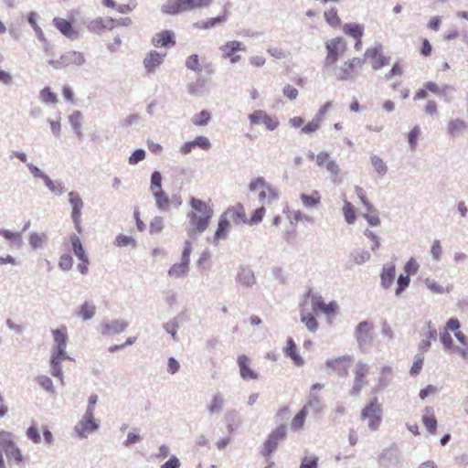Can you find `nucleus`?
I'll return each instance as SVG.
<instances>
[{
    "mask_svg": "<svg viewBox=\"0 0 468 468\" xmlns=\"http://www.w3.org/2000/svg\"><path fill=\"white\" fill-rule=\"evenodd\" d=\"M461 323L457 318H450L441 333L440 339L443 347L452 355L468 359V337L460 330Z\"/></svg>",
    "mask_w": 468,
    "mask_h": 468,
    "instance_id": "nucleus-1",
    "label": "nucleus"
},
{
    "mask_svg": "<svg viewBox=\"0 0 468 468\" xmlns=\"http://www.w3.org/2000/svg\"><path fill=\"white\" fill-rule=\"evenodd\" d=\"M189 206L187 234L195 237L207 230L214 216V209L210 202H205L197 197L190 198Z\"/></svg>",
    "mask_w": 468,
    "mask_h": 468,
    "instance_id": "nucleus-2",
    "label": "nucleus"
},
{
    "mask_svg": "<svg viewBox=\"0 0 468 468\" xmlns=\"http://www.w3.org/2000/svg\"><path fill=\"white\" fill-rule=\"evenodd\" d=\"M230 221L234 224H247L245 207L242 204L237 203L228 207L219 217L217 229L213 237V243L218 244L219 240L225 239L230 229Z\"/></svg>",
    "mask_w": 468,
    "mask_h": 468,
    "instance_id": "nucleus-3",
    "label": "nucleus"
},
{
    "mask_svg": "<svg viewBox=\"0 0 468 468\" xmlns=\"http://www.w3.org/2000/svg\"><path fill=\"white\" fill-rule=\"evenodd\" d=\"M54 347L51 354L50 366L54 377L62 380V369L60 364L63 360L69 359L66 353L68 342V331L66 326H61L52 331Z\"/></svg>",
    "mask_w": 468,
    "mask_h": 468,
    "instance_id": "nucleus-4",
    "label": "nucleus"
},
{
    "mask_svg": "<svg viewBox=\"0 0 468 468\" xmlns=\"http://www.w3.org/2000/svg\"><path fill=\"white\" fill-rule=\"evenodd\" d=\"M213 0H167L162 5V12L167 15H177L196 9H204L211 5Z\"/></svg>",
    "mask_w": 468,
    "mask_h": 468,
    "instance_id": "nucleus-5",
    "label": "nucleus"
},
{
    "mask_svg": "<svg viewBox=\"0 0 468 468\" xmlns=\"http://www.w3.org/2000/svg\"><path fill=\"white\" fill-rule=\"evenodd\" d=\"M326 56L324 58V66H334L340 57H342L346 49L347 43L342 37H336L325 43Z\"/></svg>",
    "mask_w": 468,
    "mask_h": 468,
    "instance_id": "nucleus-6",
    "label": "nucleus"
},
{
    "mask_svg": "<svg viewBox=\"0 0 468 468\" xmlns=\"http://www.w3.org/2000/svg\"><path fill=\"white\" fill-rule=\"evenodd\" d=\"M364 66V59L352 58L344 61L334 69V75L337 80H348L353 79Z\"/></svg>",
    "mask_w": 468,
    "mask_h": 468,
    "instance_id": "nucleus-7",
    "label": "nucleus"
},
{
    "mask_svg": "<svg viewBox=\"0 0 468 468\" xmlns=\"http://www.w3.org/2000/svg\"><path fill=\"white\" fill-rule=\"evenodd\" d=\"M382 406L377 398L370 399L361 411V419L367 420L370 430L376 431L381 423Z\"/></svg>",
    "mask_w": 468,
    "mask_h": 468,
    "instance_id": "nucleus-8",
    "label": "nucleus"
},
{
    "mask_svg": "<svg viewBox=\"0 0 468 468\" xmlns=\"http://www.w3.org/2000/svg\"><path fill=\"white\" fill-rule=\"evenodd\" d=\"M250 190L259 192V199L262 203H271L278 198L277 190L268 184L263 177H257L250 183Z\"/></svg>",
    "mask_w": 468,
    "mask_h": 468,
    "instance_id": "nucleus-9",
    "label": "nucleus"
},
{
    "mask_svg": "<svg viewBox=\"0 0 468 468\" xmlns=\"http://www.w3.org/2000/svg\"><path fill=\"white\" fill-rule=\"evenodd\" d=\"M250 126L262 124L266 130L274 131L280 125V121L275 115L269 114L263 110H255L248 116Z\"/></svg>",
    "mask_w": 468,
    "mask_h": 468,
    "instance_id": "nucleus-10",
    "label": "nucleus"
},
{
    "mask_svg": "<svg viewBox=\"0 0 468 468\" xmlns=\"http://www.w3.org/2000/svg\"><path fill=\"white\" fill-rule=\"evenodd\" d=\"M365 58L369 61L374 70H378L390 62V58L384 56L381 45L368 48L365 52Z\"/></svg>",
    "mask_w": 468,
    "mask_h": 468,
    "instance_id": "nucleus-11",
    "label": "nucleus"
},
{
    "mask_svg": "<svg viewBox=\"0 0 468 468\" xmlns=\"http://www.w3.org/2000/svg\"><path fill=\"white\" fill-rule=\"evenodd\" d=\"M311 308L315 314H324L326 316L335 315L338 312V304L335 301L326 303L320 295L311 297Z\"/></svg>",
    "mask_w": 468,
    "mask_h": 468,
    "instance_id": "nucleus-12",
    "label": "nucleus"
},
{
    "mask_svg": "<svg viewBox=\"0 0 468 468\" xmlns=\"http://www.w3.org/2000/svg\"><path fill=\"white\" fill-rule=\"evenodd\" d=\"M369 374V367L363 363H356L354 369V384L350 390L351 395L357 396L367 384L366 378Z\"/></svg>",
    "mask_w": 468,
    "mask_h": 468,
    "instance_id": "nucleus-13",
    "label": "nucleus"
},
{
    "mask_svg": "<svg viewBox=\"0 0 468 468\" xmlns=\"http://www.w3.org/2000/svg\"><path fill=\"white\" fill-rule=\"evenodd\" d=\"M285 427L280 426L276 428L267 438L263 443L261 453L264 457L269 458L276 450L279 441L285 437Z\"/></svg>",
    "mask_w": 468,
    "mask_h": 468,
    "instance_id": "nucleus-14",
    "label": "nucleus"
},
{
    "mask_svg": "<svg viewBox=\"0 0 468 468\" xmlns=\"http://www.w3.org/2000/svg\"><path fill=\"white\" fill-rule=\"evenodd\" d=\"M352 362L350 356H343L333 359H328L325 362L327 369L336 373L340 377H346L348 369Z\"/></svg>",
    "mask_w": 468,
    "mask_h": 468,
    "instance_id": "nucleus-15",
    "label": "nucleus"
},
{
    "mask_svg": "<svg viewBox=\"0 0 468 468\" xmlns=\"http://www.w3.org/2000/svg\"><path fill=\"white\" fill-rule=\"evenodd\" d=\"M117 19L112 17H97L88 24V29L94 34H101L106 30H112L119 27Z\"/></svg>",
    "mask_w": 468,
    "mask_h": 468,
    "instance_id": "nucleus-16",
    "label": "nucleus"
},
{
    "mask_svg": "<svg viewBox=\"0 0 468 468\" xmlns=\"http://www.w3.org/2000/svg\"><path fill=\"white\" fill-rule=\"evenodd\" d=\"M69 201L72 207L71 218L74 222L75 228L79 233L81 229V209L83 207V201L77 192H70L69 194Z\"/></svg>",
    "mask_w": 468,
    "mask_h": 468,
    "instance_id": "nucleus-17",
    "label": "nucleus"
},
{
    "mask_svg": "<svg viewBox=\"0 0 468 468\" xmlns=\"http://www.w3.org/2000/svg\"><path fill=\"white\" fill-rule=\"evenodd\" d=\"M220 50L222 51V55L225 58H229L231 63H237L240 59L239 55H236L237 51H245L246 47L243 43L232 40L228 41L225 45L220 47Z\"/></svg>",
    "mask_w": 468,
    "mask_h": 468,
    "instance_id": "nucleus-18",
    "label": "nucleus"
},
{
    "mask_svg": "<svg viewBox=\"0 0 468 468\" xmlns=\"http://www.w3.org/2000/svg\"><path fill=\"white\" fill-rule=\"evenodd\" d=\"M311 158L315 160V163L318 166H324L326 170L334 176H337L339 174V166L335 161L330 158V154L327 152H320L316 155L312 154L310 155Z\"/></svg>",
    "mask_w": 468,
    "mask_h": 468,
    "instance_id": "nucleus-19",
    "label": "nucleus"
},
{
    "mask_svg": "<svg viewBox=\"0 0 468 468\" xmlns=\"http://www.w3.org/2000/svg\"><path fill=\"white\" fill-rule=\"evenodd\" d=\"M99 425L94 420V414L90 417L88 416V412H85L82 420L76 425L75 431L80 437H86L89 433L96 431Z\"/></svg>",
    "mask_w": 468,
    "mask_h": 468,
    "instance_id": "nucleus-20",
    "label": "nucleus"
},
{
    "mask_svg": "<svg viewBox=\"0 0 468 468\" xmlns=\"http://www.w3.org/2000/svg\"><path fill=\"white\" fill-rule=\"evenodd\" d=\"M152 45L156 48H171L176 45L175 34L171 30H163L156 33L152 40Z\"/></svg>",
    "mask_w": 468,
    "mask_h": 468,
    "instance_id": "nucleus-21",
    "label": "nucleus"
},
{
    "mask_svg": "<svg viewBox=\"0 0 468 468\" xmlns=\"http://www.w3.org/2000/svg\"><path fill=\"white\" fill-rule=\"evenodd\" d=\"M238 365L239 368L240 377L245 380L258 379V373L251 368L250 358L246 355L238 356Z\"/></svg>",
    "mask_w": 468,
    "mask_h": 468,
    "instance_id": "nucleus-22",
    "label": "nucleus"
},
{
    "mask_svg": "<svg viewBox=\"0 0 468 468\" xmlns=\"http://www.w3.org/2000/svg\"><path fill=\"white\" fill-rule=\"evenodd\" d=\"M84 61H85V59H84V56L82 53L78 52V51H69L61 56L59 61H57V62L50 61V63L54 67L58 68V64L65 66V67L72 66V65L80 66V65L83 64Z\"/></svg>",
    "mask_w": 468,
    "mask_h": 468,
    "instance_id": "nucleus-23",
    "label": "nucleus"
},
{
    "mask_svg": "<svg viewBox=\"0 0 468 468\" xmlns=\"http://www.w3.org/2000/svg\"><path fill=\"white\" fill-rule=\"evenodd\" d=\"M53 25L61 34L68 37H76L78 36V32L73 28L72 24L64 18L55 17Z\"/></svg>",
    "mask_w": 468,
    "mask_h": 468,
    "instance_id": "nucleus-24",
    "label": "nucleus"
},
{
    "mask_svg": "<svg viewBox=\"0 0 468 468\" xmlns=\"http://www.w3.org/2000/svg\"><path fill=\"white\" fill-rule=\"evenodd\" d=\"M283 352L286 356L292 360L295 366L301 367L304 364V360L297 352V346L292 338L287 339Z\"/></svg>",
    "mask_w": 468,
    "mask_h": 468,
    "instance_id": "nucleus-25",
    "label": "nucleus"
},
{
    "mask_svg": "<svg viewBox=\"0 0 468 468\" xmlns=\"http://www.w3.org/2000/svg\"><path fill=\"white\" fill-rule=\"evenodd\" d=\"M165 54L153 50L150 51L144 59V66L148 72H154L155 69L163 62Z\"/></svg>",
    "mask_w": 468,
    "mask_h": 468,
    "instance_id": "nucleus-26",
    "label": "nucleus"
},
{
    "mask_svg": "<svg viewBox=\"0 0 468 468\" xmlns=\"http://www.w3.org/2000/svg\"><path fill=\"white\" fill-rule=\"evenodd\" d=\"M466 128V122L463 119L456 118L448 122L446 131L451 137H457L462 134Z\"/></svg>",
    "mask_w": 468,
    "mask_h": 468,
    "instance_id": "nucleus-27",
    "label": "nucleus"
},
{
    "mask_svg": "<svg viewBox=\"0 0 468 468\" xmlns=\"http://www.w3.org/2000/svg\"><path fill=\"white\" fill-rule=\"evenodd\" d=\"M229 12L225 9L224 13L217 17H211L205 21H200L195 24L198 29L207 30L216 27L218 24L225 23L228 20Z\"/></svg>",
    "mask_w": 468,
    "mask_h": 468,
    "instance_id": "nucleus-28",
    "label": "nucleus"
},
{
    "mask_svg": "<svg viewBox=\"0 0 468 468\" xmlns=\"http://www.w3.org/2000/svg\"><path fill=\"white\" fill-rule=\"evenodd\" d=\"M422 423L431 434H435L437 431V420L435 418L432 408H425L424 414L421 418Z\"/></svg>",
    "mask_w": 468,
    "mask_h": 468,
    "instance_id": "nucleus-29",
    "label": "nucleus"
},
{
    "mask_svg": "<svg viewBox=\"0 0 468 468\" xmlns=\"http://www.w3.org/2000/svg\"><path fill=\"white\" fill-rule=\"evenodd\" d=\"M371 325L367 322H361L356 329V337L360 345L367 344L370 339Z\"/></svg>",
    "mask_w": 468,
    "mask_h": 468,
    "instance_id": "nucleus-30",
    "label": "nucleus"
},
{
    "mask_svg": "<svg viewBox=\"0 0 468 468\" xmlns=\"http://www.w3.org/2000/svg\"><path fill=\"white\" fill-rule=\"evenodd\" d=\"M16 446L14 434L10 431H0V450L6 454Z\"/></svg>",
    "mask_w": 468,
    "mask_h": 468,
    "instance_id": "nucleus-31",
    "label": "nucleus"
},
{
    "mask_svg": "<svg viewBox=\"0 0 468 468\" xmlns=\"http://www.w3.org/2000/svg\"><path fill=\"white\" fill-rule=\"evenodd\" d=\"M301 321L307 327L310 332H315L318 329L319 324L314 314L302 309Z\"/></svg>",
    "mask_w": 468,
    "mask_h": 468,
    "instance_id": "nucleus-32",
    "label": "nucleus"
},
{
    "mask_svg": "<svg viewBox=\"0 0 468 468\" xmlns=\"http://www.w3.org/2000/svg\"><path fill=\"white\" fill-rule=\"evenodd\" d=\"M343 32L353 37L356 38H362L364 35V26L356 24V23H346L342 27Z\"/></svg>",
    "mask_w": 468,
    "mask_h": 468,
    "instance_id": "nucleus-33",
    "label": "nucleus"
},
{
    "mask_svg": "<svg viewBox=\"0 0 468 468\" xmlns=\"http://www.w3.org/2000/svg\"><path fill=\"white\" fill-rule=\"evenodd\" d=\"M395 278V266L393 264L385 266L381 273V283L385 288H388Z\"/></svg>",
    "mask_w": 468,
    "mask_h": 468,
    "instance_id": "nucleus-34",
    "label": "nucleus"
},
{
    "mask_svg": "<svg viewBox=\"0 0 468 468\" xmlns=\"http://www.w3.org/2000/svg\"><path fill=\"white\" fill-rule=\"evenodd\" d=\"M300 198L307 207H316L321 202V195L317 190L313 191L311 195L302 194Z\"/></svg>",
    "mask_w": 468,
    "mask_h": 468,
    "instance_id": "nucleus-35",
    "label": "nucleus"
},
{
    "mask_svg": "<svg viewBox=\"0 0 468 468\" xmlns=\"http://www.w3.org/2000/svg\"><path fill=\"white\" fill-rule=\"evenodd\" d=\"M153 195L159 209L167 210L169 208L170 201L168 196L162 189L153 192Z\"/></svg>",
    "mask_w": 468,
    "mask_h": 468,
    "instance_id": "nucleus-36",
    "label": "nucleus"
},
{
    "mask_svg": "<svg viewBox=\"0 0 468 468\" xmlns=\"http://www.w3.org/2000/svg\"><path fill=\"white\" fill-rule=\"evenodd\" d=\"M69 240L71 243V249L78 259H81L86 256L82 243L76 234L70 235Z\"/></svg>",
    "mask_w": 468,
    "mask_h": 468,
    "instance_id": "nucleus-37",
    "label": "nucleus"
},
{
    "mask_svg": "<svg viewBox=\"0 0 468 468\" xmlns=\"http://www.w3.org/2000/svg\"><path fill=\"white\" fill-rule=\"evenodd\" d=\"M308 414L307 405L304 406L292 419L291 426L293 430L298 431L303 427L305 418Z\"/></svg>",
    "mask_w": 468,
    "mask_h": 468,
    "instance_id": "nucleus-38",
    "label": "nucleus"
},
{
    "mask_svg": "<svg viewBox=\"0 0 468 468\" xmlns=\"http://www.w3.org/2000/svg\"><path fill=\"white\" fill-rule=\"evenodd\" d=\"M343 214L345 217L346 221L348 224H353L356 218V210L354 206L347 200H345L344 206H343Z\"/></svg>",
    "mask_w": 468,
    "mask_h": 468,
    "instance_id": "nucleus-39",
    "label": "nucleus"
},
{
    "mask_svg": "<svg viewBox=\"0 0 468 468\" xmlns=\"http://www.w3.org/2000/svg\"><path fill=\"white\" fill-rule=\"evenodd\" d=\"M436 337H437L436 330H434L429 326L424 334V338L421 340L420 348L422 351H426L431 346V341L435 340Z\"/></svg>",
    "mask_w": 468,
    "mask_h": 468,
    "instance_id": "nucleus-40",
    "label": "nucleus"
},
{
    "mask_svg": "<svg viewBox=\"0 0 468 468\" xmlns=\"http://www.w3.org/2000/svg\"><path fill=\"white\" fill-rule=\"evenodd\" d=\"M95 306L88 302H85L80 308L78 314L83 320H89L95 314Z\"/></svg>",
    "mask_w": 468,
    "mask_h": 468,
    "instance_id": "nucleus-41",
    "label": "nucleus"
},
{
    "mask_svg": "<svg viewBox=\"0 0 468 468\" xmlns=\"http://www.w3.org/2000/svg\"><path fill=\"white\" fill-rule=\"evenodd\" d=\"M324 18L326 22L333 27H336L341 25V19L338 16L337 11L334 8L324 12Z\"/></svg>",
    "mask_w": 468,
    "mask_h": 468,
    "instance_id": "nucleus-42",
    "label": "nucleus"
},
{
    "mask_svg": "<svg viewBox=\"0 0 468 468\" xmlns=\"http://www.w3.org/2000/svg\"><path fill=\"white\" fill-rule=\"evenodd\" d=\"M188 270V265L184 263V262H180L178 264H174L168 273L171 277H174V278H179L183 275H185L186 273Z\"/></svg>",
    "mask_w": 468,
    "mask_h": 468,
    "instance_id": "nucleus-43",
    "label": "nucleus"
},
{
    "mask_svg": "<svg viewBox=\"0 0 468 468\" xmlns=\"http://www.w3.org/2000/svg\"><path fill=\"white\" fill-rule=\"evenodd\" d=\"M186 67L193 70L195 72H200L201 71V65L199 61V57L197 54H192L188 56L186 59Z\"/></svg>",
    "mask_w": 468,
    "mask_h": 468,
    "instance_id": "nucleus-44",
    "label": "nucleus"
},
{
    "mask_svg": "<svg viewBox=\"0 0 468 468\" xmlns=\"http://www.w3.org/2000/svg\"><path fill=\"white\" fill-rule=\"evenodd\" d=\"M127 325V323L124 321H112L106 325V329L109 334H119L123 332Z\"/></svg>",
    "mask_w": 468,
    "mask_h": 468,
    "instance_id": "nucleus-45",
    "label": "nucleus"
},
{
    "mask_svg": "<svg viewBox=\"0 0 468 468\" xmlns=\"http://www.w3.org/2000/svg\"><path fill=\"white\" fill-rule=\"evenodd\" d=\"M210 119L209 112L204 110L192 119V122L197 126H205L209 122Z\"/></svg>",
    "mask_w": 468,
    "mask_h": 468,
    "instance_id": "nucleus-46",
    "label": "nucleus"
},
{
    "mask_svg": "<svg viewBox=\"0 0 468 468\" xmlns=\"http://www.w3.org/2000/svg\"><path fill=\"white\" fill-rule=\"evenodd\" d=\"M40 98L46 103L55 104L58 102L57 95L48 87L44 88L40 91Z\"/></svg>",
    "mask_w": 468,
    "mask_h": 468,
    "instance_id": "nucleus-47",
    "label": "nucleus"
},
{
    "mask_svg": "<svg viewBox=\"0 0 468 468\" xmlns=\"http://www.w3.org/2000/svg\"><path fill=\"white\" fill-rule=\"evenodd\" d=\"M321 121L314 117L311 122L302 127L301 133L310 134L315 133L321 126Z\"/></svg>",
    "mask_w": 468,
    "mask_h": 468,
    "instance_id": "nucleus-48",
    "label": "nucleus"
},
{
    "mask_svg": "<svg viewBox=\"0 0 468 468\" xmlns=\"http://www.w3.org/2000/svg\"><path fill=\"white\" fill-rule=\"evenodd\" d=\"M371 164L374 166L375 170L378 172V174H379L381 176L386 174L388 168H387L386 164L380 157H378L377 155H373L371 157Z\"/></svg>",
    "mask_w": 468,
    "mask_h": 468,
    "instance_id": "nucleus-49",
    "label": "nucleus"
},
{
    "mask_svg": "<svg viewBox=\"0 0 468 468\" xmlns=\"http://www.w3.org/2000/svg\"><path fill=\"white\" fill-rule=\"evenodd\" d=\"M115 244L118 247H124V246H128V245H131L133 248L136 247L135 239L133 238H132L131 236H126V235L117 236V238L115 239Z\"/></svg>",
    "mask_w": 468,
    "mask_h": 468,
    "instance_id": "nucleus-50",
    "label": "nucleus"
},
{
    "mask_svg": "<svg viewBox=\"0 0 468 468\" xmlns=\"http://www.w3.org/2000/svg\"><path fill=\"white\" fill-rule=\"evenodd\" d=\"M265 212L266 211H265V208H264L263 206L259 207V208H257L254 211V213L252 214V216L250 217V218L248 219L247 224H249V225L259 224L262 220V218H263V217L265 215Z\"/></svg>",
    "mask_w": 468,
    "mask_h": 468,
    "instance_id": "nucleus-51",
    "label": "nucleus"
},
{
    "mask_svg": "<svg viewBox=\"0 0 468 468\" xmlns=\"http://www.w3.org/2000/svg\"><path fill=\"white\" fill-rule=\"evenodd\" d=\"M27 437L32 441L34 443H40L41 442V437H40V433H39V430L37 429V426L35 425H31L27 430Z\"/></svg>",
    "mask_w": 468,
    "mask_h": 468,
    "instance_id": "nucleus-52",
    "label": "nucleus"
},
{
    "mask_svg": "<svg viewBox=\"0 0 468 468\" xmlns=\"http://www.w3.org/2000/svg\"><path fill=\"white\" fill-rule=\"evenodd\" d=\"M403 74V67L399 62L394 63L391 69L385 74L386 80H391L394 77H400Z\"/></svg>",
    "mask_w": 468,
    "mask_h": 468,
    "instance_id": "nucleus-53",
    "label": "nucleus"
},
{
    "mask_svg": "<svg viewBox=\"0 0 468 468\" xmlns=\"http://www.w3.org/2000/svg\"><path fill=\"white\" fill-rule=\"evenodd\" d=\"M420 135V130L418 126H415L408 134V141L410 146L414 150L417 146V141Z\"/></svg>",
    "mask_w": 468,
    "mask_h": 468,
    "instance_id": "nucleus-54",
    "label": "nucleus"
},
{
    "mask_svg": "<svg viewBox=\"0 0 468 468\" xmlns=\"http://www.w3.org/2000/svg\"><path fill=\"white\" fill-rule=\"evenodd\" d=\"M162 176L158 171H154L151 176V190L155 192L162 189Z\"/></svg>",
    "mask_w": 468,
    "mask_h": 468,
    "instance_id": "nucleus-55",
    "label": "nucleus"
},
{
    "mask_svg": "<svg viewBox=\"0 0 468 468\" xmlns=\"http://www.w3.org/2000/svg\"><path fill=\"white\" fill-rule=\"evenodd\" d=\"M73 259L69 254H63L59 258L58 266L63 271H69L72 268Z\"/></svg>",
    "mask_w": 468,
    "mask_h": 468,
    "instance_id": "nucleus-56",
    "label": "nucleus"
},
{
    "mask_svg": "<svg viewBox=\"0 0 468 468\" xmlns=\"http://www.w3.org/2000/svg\"><path fill=\"white\" fill-rule=\"evenodd\" d=\"M164 228V219L161 217H155L150 223V232L156 234L162 231Z\"/></svg>",
    "mask_w": 468,
    "mask_h": 468,
    "instance_id": "nucleus-57",
    "label": "nucleus"
},
{
    "mask_svg": "<svg viewBox=\"0 0 468 468\" xmlns=\"http://www.w3.org/2000/svg\"><path fill=\"white\" fill-rule=\"evenodd\" d=\"M356 193L362 204L366 207L367 210L371 211L373 209V206L367 200L364 189L360 186H356Z\"/></svg>",
    "mask_w": 468,
    "mask_h": 468,
    "instance_id": "nucleus-58",
    "label": "nucleus"
},
{
    "mask_svg": "<svg viewBox=\"0 0 468 468\" xmlns=\"http://www.w3.org/2000/svg\"><path fill=\"white\" fill-rule=\"evenodd\" d=\"M363 217L371 226H378L380 224V219L374 208L371 211L367 210Z\"/></svg>",
    "mask_w": 468,
    "mask_h": 468,
    "instance_id": "nucleus-59",
    "label": "nucleus"
},
{
    "mask_svg": "<svg viewBox=\"0 0 468 468\" xmlns=\"http://www.w3.org/2000/svg\"><path fill=\"white\" fill-rule=\"evenodd\" d=\"M424 358L421 356H416L413 361V364L410 368V374L411 375H418L423 366Z\"/></svg>",
    "mask_w": 468,
    "mask_h": 468,
    "instance_id": "nucleus-60",
    "label": "nucleus"
},
{
    "mask_svg": "<svg viewBox=\"0 0 468 468\" xmlns=\"http://www.w3.org/2000/svg\"><path fill=\"white\" fill-rule=\"evenodd\" d=\"M410 276L408 274L406 275H399L398 279V287L396 290V293L399 295L400 294L403 290L410 284Z\"/></svg>",
    "mask_w": 468,
    "mask_h": 468,
    "instance_id": "nucleus-61",
    "label": "nucleus"
},
{
    "mask_svg": "<svg viewBox=\"0 0 468 468\" xmlns=\"http://www.w3.org/2000/svg\"><path fill=\"white\" fill-rule=\"evenodd\" d=\"M6 456L7 458H13L17 464L22 463L24 461V456L17 446L6 453Z\"/></svg>",
    "mask_w": 468,
    "mask_h": 468,
    "instance_id": "nucleus-62",
    "label": "nucleus"
},
{
    "mask_svg": "<svg viewBox=\"0 0 468 468\" xmlns=\"http://www.w3.org/2000/svg\"><path fill=\"white\" fill-rule=\"evenodd\" d=\"M432 46L427 38L421 39V47L420 49V53L423 57H429L431 55Z\"/></svg>",
    "mask_w": 468,
    "mask_h": 468,
    "instance_id": "nucleus-63",
    "label": "nucleus"
},
{
    "mask_svg": "<svg viewBox=\"0 0 468 468\" xmlns=\"http://www.w3.org/2000/svg\"><path fill=\"white\" fill-rule=\"evenodd\" d=\"M317 457H304L302 461L300 468H317Z\"/></svg>",
    "mask_w": 468,
    "mask_h": 468,
    "instance_id": "nucleus-64",
    "label": "nucleus"
}]
</instances>
